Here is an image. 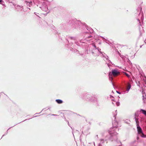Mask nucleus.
Masks as SVG:
<instances>
[{
  "label": "nucleus",
  "instance_id": "423d86ee",
  "mask_svg": "<svg viewBox=\"0 0 146 146\" xmlns=\"http://www.w3.org/2000/svg\"><path fill=\"white\" fill-rule=\"evenodd\" d=\"M140 111H142V113L146 115V111L143 110H141Z\"/></svg>",
  "mask_w": 146,
  "mask_h": 146
},
{
  "label": "nucleus",
  "instance_id": "7ed1b4c3",
  "mask_svg": "<svg viewBox=\"0 0 146 146\" xmlns=\"http://www.w3.org/2000/svg\"><path fill=\"white\" fill-rule=\"evenodd\" d=\"M117 129L116 127L112 128L110 129L109 131V133L110 134H116V133L115 132L114 130L115 129Z\"/></svg>",
  "mask_w": 146,
  "mask_h": 146
},
{
  "label": "nucleus",
  "instance_id": "f8f14e48",
  "mask_svg": "<svg viewBox=\"0 0 146 146\" xmlns=\"http://www.w3.org/2000/svg\"><path fill=\"white\" fill-rule=\"evenodd\" d=\"M110 98H111V100H113V99L111 98V96L110 97Z\"/></svg>",
  "mask_w": 146,
  "mask_h": 146
},
{
  "label": "nucleus",
  "instance_id": "ddd939ff",
  "mask_svg": "<svg viewBox=\"0 0 146 146\" xmlns=\"http://www.w3.org/2000/svg\"><path fill=\"white\" fill-rule=\"evenodd\" d=\"M2 0H0V2H2Z\"/></svg>",
  "mask_w": 146,
  "mask_h": 146
},
{
  "label": "nucleus",
  "instance_id": "9b49d317",
  "mask_svg": "<svg viewBox=\"0 0 146 146\" xmlns=\"http://www.w3.org/2000/svg\"><path fill=\"white\" fill-rule=\"evenodd\" d=\"M116 92H117V93H118V94H120V92H118V91H116Z\"/></svg>",
  "mask_w": 146,
  "mask_h": 146
},
{
  "label": "nucleus",
  "instance_id": "f03ea898",
  "mask_svg": "<svg viewBox=\"0 0 146 146\" xmlns=\"http://www.w3.org/2000/svg\"><path fill=\"white\" fill-rule=\"evenodd\" d=\"M112 74L114 76H116L119 74V72L116 69H113L112 70Z\"/></svg>",
  "mask_w": 146,
  "mask_h": 146
},
{
  "label": "nucleus",
  "instance_id": "6e6552de",
  "mask_svg": "<svg viewBox=\"0 0 146 146\" xmlns=\"http://www.w3.org/2000/svg\"><path fill=\"white\" fill-rule=\"evenodd\" d=\"M126 75L128 78H129L130 77V76L127 73H126L125 72L124 73Z\"/></svg>",
  "mask_w": 146,
  "mask_h": 146
},
{
  "label": "nucleus",
  "instance_id": "0eeeda50",
  "mask_svg": "<svg viewBox=\"0 0 146 146\" xmlns=\"http://www.w3.org/2000/svg\"><path fill=\"white\" fill-rule=\"evenodd\" d=\"M131 87V86L130 84L129 83L128 84V87L127 88V91H128L130 89Z\"/></svg>",
  "mask_w": 146,
  "mask_h": 146
},
{
  "label": "nucleus",
  "instance_id": "9d476101",
  "mask_svg": "<svg viewBox=\"0 0 146 146\" xmlns=\"http://www.w3.org/2000/svg\"><path fill=\"white\" fill-rule=\"evenodd\" d=\"M110 74H111V72L109 73V77H110Z\"/></svg>",
  "mask_w": 146,
  "mask_h": 146
},
{
  "label": "nucleus",
  "instance_id": "39448f33",
  "mask_svg": "<svg viewBox=\"0 0 146 146\" xmlns=\"http://www.w3.org/2000/svg\"><path fill=\"white\" fill-rule=\"evenodd\" d=\"M56 101L58 104L62 103V100H56Z\"/></svg>",
  "mask_w": 146,
  "mask_h": 146
},
{
  "label": "nucleus",
  "instance_id": "4468645a",
  "mask_svg": "<svg viewBox=\"0 0 146 146\" xmlns=\"http://www.w3.org/2000/svg\"><path fill=\"white\" fill-rule=\"evenodd\" d=\"M112 103L113 104H115L114 102H113Z\"/></svg>",
  "mask_w": 146,
  "mask_h": 146
},
{
  "label": "nucleus",
  "instance_id": "1a4fd4ad",
  "mask_svg": "<svg viewBox=\"0 0 146 146\" xmlns=\"http://www.w3.org/2000/svg\"><path fill=\"white\" fill-rule=\"evenodd\" d=\"M115 104L117 106H119V102H115Z\"/></svg>",
  "mask_w": 146,
  "mask_h": 146
},
{
  "label": "nucleus",
  "instance_id": "20e7f679",
  "mask_svg": "<svg viewBox=\"0 0 146 146\" xmlns=\"http://www.w3.org/2000/svg\"><path fill=\"white\" fill-rule=\"evenodd\" d=\"M143 100L144 102H146V95L144 96L143 94Z\"/></svg>",
  "mask_w": 146,
  "mask_h": 146
},
{
  "label": "nucleus",
  "instance_id": "f257e3e1",
  "mask_svg": "<svg viewBox=\"0 0 146 146\" xmlns=\"http://www.w3.org/2000/svg\"><path fill=\"white\" fill-rule=\"evenodd\" d=\"M137 128L138 133L139 134H141V137H144L145 135L142 132L141 128L139 126V125L137 124Z\"/></svg>",
  "mask_w": 146,
  "mask_h": 146
}]
</instances>
